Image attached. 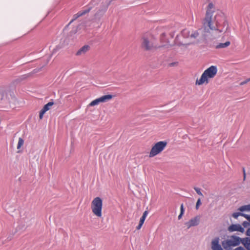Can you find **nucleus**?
I'll return each mask as SVG.
<instances>
[{"mask_svg":"<svg viewBox=\"0 0 250 250\" xmlns=\"http://www.w3.org/2000/svg\"><path fill=\"white\" fill-rule=\"evenodd\" d=\"M213 8V4L209 3L203 21L202 28L198 31H192L190 34L191 39H204L208 35L210 31H217L219 33L222 32L219 27L221 21L224 20L223 14L220 11L214 14Z\"/></svg>","mask_w":250,"mask_h":250,"instance_id":"1","label":"nucleus"},{"mask_svg":"<svg viewBox=\"0 0 250 250\" xmlns=\"http://www.w3.org/2000/svg\"><path fill=\"white\" fill-rule=\"evenodd\" d=\"M217 69L216 66L212 65L207 69L202 74L199 80H197L196 84L202 85L204 83L206 84L208 83V79L213 78L216 75Z\"/></svg>","mask_w":250,"mask_h":250,"instance_id":"2","label":"nucleus"},{"mask_svg":"<svg viewBox=\"0 0 250 250\" xmlns=\"http://www.w3.org/2000/svg\"><path fill=\"white\" fill-rule=\"evenodd\" d=\"M102 200L99 197L95 198L92 201L91 209L92 212L94 215L98 217H101L102 215Z\"/></svg>","mask_w":250,"mask_h":250,"instance_id":"3","label":"nucleus"},{"mask_svg":"<svg viewBox=\"0 0 250 250\" xmlns=\"http://www.w3.org/2000/svg\"><path fill=\"white\" fill-rule=\"evenodd\" d=\"M167 142L160 141L156 143L152 147L149 153V157H153L161 153L166 147Z\"/></svg>","mask_w":250,"mask_h":250,"instance_id":"4","label":"nucleus"},{"mask_svg":"<svg viewBox=\"0 0 250 250\" xmlns=\"http://www.w3.org/2000/svg\"><path fill=\"white\" fill-rule=\"evenodd\" d=\"M242 239L239 237L231 236L229 239L223 242L222 245L225 249L236 246L242 243Z\"/></svg>","mask_w":250,"mask_h":250,"instance_id":"5","label":"nucleus"},{"mask_svg":"<svg viewBox=\"0 0 250 250\" xmlns=\"http://www.w3.org/2000/svg\"><path fill=\"white\" fill-rule=\"evenodd\" d=\"M109 5V2H106L105 4L101 5L95 13V17L96 18H100L103 16L106 11Z\"/></svg>","mask_w":250,"mask_h":250,"instance_id":"6","label":"nucleus"},{"mask_svg":"<svg viewBox=\"0 0 250 250\" xmlns=\"http://www.w3.org/2000/svg\"><path fill=\"white\" fill-rule=\"evenodd\" d=\"M92 8V7L91 6V4H90L88 5L84 10L80 11V12H78L77 14H75L73 16V18L71 20V21L69 23V24H71L72 22H73V21L76 20L79 17L88 13L91 10Z\"/></svg>","mask_w":250,"mask_h":250,"instance_id":"7","label":"nucleus"},{"mask_svg":"<svg viewBox=\"0 0 250 250\" xmlns=\"http://www.w3.org/2000/svg\"><path fill=\"white\" fill-rule=\"evenodd\" d=\"M200 220V216H196L190 219L189 221L185 223V225L187 227L188 229H189L191 227L196 226L199 225Z\"/></svg>","mask_w":250,"mask_h":250,"instance_id":"8","label":"nucleus"},{"mask_svg":"<svg viewBox=\"0 0 250 250\" xmlns=\"http://www.w3.org/2000/svg\"><path fill=\"white\" fill-rule=\"evenodd\" d=\"M142 46L146 50H150L154 47L153 43L146 36L144 37L142 39Z\"/></svg>","mask_w":250,"mask_h":250,"instance_id":"9","label":"nucleus"},{"mask_svg":"<svg viewBox=\"0 0 250 250\" xmlns=\"http://www.w3.org/2000/svg\"><path fill=\"white\" fill-rule=\"evenodd\" d=\"M54 102H49L47 104L44 105L42 109L41 110L40 112V119H42L43 118V115L45 114V113L49 110L51 107L52 106V105L54 104Z\"/></svg>","mask_w":250,"mask_h":250,"instance_id":"10","label":"nucleus"},{"mask_svg":"<svg viewBox=\"0 0 250 250\" xmlns=\"http://www.w3.org/2000/svg\"><path fill=\"white\" fill-rule=\"evenodd\" d=\"M228 230L230 232L237 231L243 232L245 230L240 224H232L229 227Z\"/></svg>","mask_w":250,"mask_h":250,"instance_id":"11","label":"nucleus"},{"mask_svg":"<svg viewBox=\"0 0 250 250\" xmlns=\"http://www.w3.org/2000/svg\"><path fill=\"white\" fill-rule=\"evenodd\" d=\"M219 239L217 237L212 240L211 249L212 250H223L221 245L219 244Z\"/></svg>","mask_w":250,"mask_h":250,"instance_id":"12","label":"nucleus"},{"mask_svg":"<svg viewBox=\"0 0 250 250\" xmlns=\"http://www.w3.org/2000/svg\"><path fill=\"white\" fill-rule=\"evenodd\" d=\"M89 49V46L87 45H84L77 52V55H82L85 54Z\"/></svg>","mask_w":250,"mask_h":250,"instance_id":"13","label":"nucleus"},{"mask_svg":"<svg viewBox=\"0 0 250 250\" xmlns=\"http://www.w3.org/2000/svg\"><path fill=\"white\" fill-rule=\"evenodd\" d=\"M242 243L248 250H250V238L247 237L242 240Z\"/></svg>","mask_w":250,"mask_h":250,"instance_id":"14","label":"nucleus"},{"mask_svg":"<svg viewBox=\"0 0 250 250\" xmlns=\"http://www.w3.org/2000/svg\"><path fill=\"white\" fill-rule=\"evenodd\" d=\"M113 98L112 95H105L100 97L101 103H105L110 100Z\"/></svg>","mask_w":250,"mask_h":250,"instance_id":"15","label":"nucleus"},{"mask_svg":"<svg viewBox=\"0 0 250 250\" xmlns=\"http://www.w3.org/2000/svg\"><path fill=\"white\" fill-rule=\"evenodd\" d=\"M230 44V42L229 41H227L225 43H219L216 46V48H226L229 46Z\"/></svg>","mask_w":250,"mask_h":250,"instance_id":"16","label":"nucleus"},{"mask_svg":"<svg viewBox=\"0 0 250 250\" xmlns=\"http://www.w3.org/2000/svg\"><path fill=\"white\" fill-rule=\"evenodd\" d=\"M182 36L185 38H190L191 32L188 29H184L181 32Z\"/></svg>","mask_w":250,"mask_h":250,"instance_id":"17","label":"nucleus"},{"mask_svg":"<svg viewBox=\"0 0 250 250\" xmlns=\"http://www.w3.org/2000/svg\"><path fill=\"white\" fill-rule=\"evenodd\" d=\"M240 211H250V204L240 207L239 209Z\"/></svg>","mask_w":250,"mask_h":250,"instance_id":"18","label":"nucleus"},{"mask_svg":"<svg viewBox=\"0 0 250 250\" xmlns=\"http://www.w3.org/2000/svg\"><path fill=\"white\" fill-rule=\"evenodd\" d=\"M101 102L100 98H97L93 101H92L89 104V106H95L96 105H98Z\"/></svg>","mask_w":250,"mask_h":250,"instance_id":"19","label":"nucleus"},{"mask_svg":"<svg viewBox=\"0 0 250 250\" xmlns=\"http://www.w3.org/2000/svg\"><path fill=\"white\" fill-rule=\"evenodd\" d=\"M184 213V205L183 204H182L180 206V213L178 215V219H180L182 217Z\"/></svg>","mask_w":250,"mask_h":250,"instance_id":"20","label":"nucleus"},{"mask_svg":"<svg viewBox=\"0 0 250 250\" xmlns=\"http://www.w3.org/2000/svg\"><path fill=\"white\" fill-rule=\"evenodd\" d=\"M24 144V140L21 138H19L17 145V149H20Z\"/></svg>","mask_w":250,"mask_h":250,"instance_id":"21","label":"nucleus"},{"mask_svg":"<svg viewBox=\"0 0 250 250\" xmlns=\"http://www.w3.org/2000/svg\"><path fill=\"white\" fill-rule=\"evenodd\" d=\"M194 189L198 195H199L200 196H203V194L202 193V192L200 191V190H201L200 188H197V187H194Z\"/></svg>","mask_w":250,"mask_h":250,"instance_id":"22","label":"nucleus"},{"mask_svg":"<svg viewBox=\"0 0 250 250\" xmlns=\"http://www.w3.org/2000/svg\"><path fill=\"white\" fill-rule=\"evenodd\" d=\"M242 213L241 212H234L232 214V216L234 218L237 219L238 216H241Z\"/></svg>","mask_w":250,"mask_h":250,"instance_id":"23","label":"nucleus"},{"mask_svg":"<svg viewBox=\"0 0 250 250\" xmlns=\"http://www.w3.org/2000/svg\"><path fill=\"white\" fill-rule=\"evenodd\" d=\"M201 204V199H198L196 204V209H198L199 208V206Z\"/></svg>","mask_w":250,"mask_h":250,"instance_id":"24","label":"nucleus"},{"mask_svg":"<svg viewBox=\"0 0 250 250\" xmlns=\"http://www.w3.org/2000/svg\"><path fill=\"white\" fill-rule=\"evenodd\" d=\"M250 81V78H248L247 79V80H246L245 81H243L242 82L240 83V85H244L246 83H247L248 82H249Z\"/></svg>","mask_w":250,"mask_h":250,"instance_id":"25","label":"nucleus"},{"mask_svg":"<svg viewBox=\"0 0 250 250\" xmlns=\"http://www.w3.org/2000/svg\"><path fill=\"white\" fill-rule=\"evenodd\" d=\"M242 225L245 228H246L250 225V223L247 221H244L243 222Z\"/></svg>","mask_w":250,"mask_h":250,"instance_id":"26","label":"nucleus"},{"mask_svg":"<svg viewBox=\"0 0 250 250\" xmlns=\"http://www.w3.org/2000/svg\"><path fill=\"white\" fill-rule=\"evenodd\" d=\"M148 214V211L146 210V211H145L144 212V213H143V214L142 216L146 218V216H147Z\"/></svg>","mask_w":250,"mask_h":250,"instance_id":"27","label":"nucleus"},{"mask_svg":"<svg viewBox=\"0 0 250 250\" xmlns=\"http://www.w3.org/2000/svg\"><path fill=\"white\" fill-rule=\"evenodd\" d=\"M145 219H146V218L142 216L140 218V223H142V224H144L145 221Z\"/></svg>","mask_w":250,"mask_h":250,"instance_id":"28","label":"nucleus"},{"mask_svg":"<svg viewBox=\"0 0 250 250\" xmlns=\"http://www.w3.org/2000/svg\"><path fill=\"white\" fill-rule=\"evenodd\" d=\"M241 216H244L245 218H246L248 220L250 215H248V214L242 213Z\"/></svg>","mask_w":250,"mask_h":250,"instance_id":"29","label":"nucleus"},{"mask_svg":"<svg viewBox=\"0 0 250 250\" xmlns=\"http://www.w3.org/2000/svg\"><path fill=\"white\" fill-rule=\"evenodd\" d=\"M143 224H142V223L139 222V224L136 227L137 229H138V230L140 229L141 228V227L143 226Z\"/></svg>","mask_w":250,"mask_h":250,"instance_id":"30","label":"nucleus"},{"mask_svg":"<svg viewBox=\"0 0 250 250\" xmlns=\"http://www.w3.org/2000/svg\"><path fill=\"white\" fill-rule=\"evenodd\" d=\"M165 36V33H163L161 35V40L163 42H166V41L164 40V39H163V37H164Z\"/></svg>","mask_w":250,"mask_h":250,"instance_id":"31","label":"nucleus"},{"mask_svg":"<svg viewBox=\"0 0 250 250\" xmlns=\"http://www.w3.org/2000/svg\"><path fill=\"white\" fill-rule=\"evenodd\" d=\"M234 250H245L243 247H239L236 248Z\"/></svg>","mask_w":250,"mask_h":250,"instance_id":"32","label":"nucleus"},{"mask_svg":"<svg viewBox=\"0 0 250 250\" xmlns=\"http://www.w3.org/2000/svg\"><path fill=\"white\" fill-rule=\"evenodd\" d=\"M246 234L248 236H250V228L248 229L247 230Z\"/></svg>","mask_w":250,"mask_h":250,"instance_id":"33","label":"nucleus"},{"mask_svg":"<svg viewBox=\"0 0 250 250\" xmlns=\"http://www.w3.org/2000/svg\"><path fill=\"white\" fill-rule=\"evenodd\" d=\"M243 174H244V180H245L246 178V173H245V170L244 168H243Z\"/></svg>","mask_w":250,"mask_h":250,"instance_id":"34","label":"nucleus"},{"mask_svg":"<svg viewBox=\"0 0 250 250\" xmlns=\"http://www.w3.org/2000/svg\"><path fill=\"white\" fill-rule=\"evenodd\" d=\"M57 50H58V48H56L54 49L53 50V52H55V51H57Z\"/></svg>","mask_w":250,"mask_h":250,"instance_id":"35","label":"nucleus"},{"mask_svg":"<svg viewBox=\"0 0 250 250\" xmlns=\"http://www.w3.org/2000/svg\"><path fill=\"white\" fill-rule=\"evenodd\" d=\"M248 220L249 222H250V216H249V218H248Z\"/></svg>","mask_w":250,"mask_h":250,"instance_id":"36","label":"nucleus"}]
</instances>
